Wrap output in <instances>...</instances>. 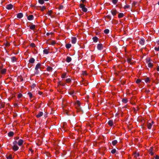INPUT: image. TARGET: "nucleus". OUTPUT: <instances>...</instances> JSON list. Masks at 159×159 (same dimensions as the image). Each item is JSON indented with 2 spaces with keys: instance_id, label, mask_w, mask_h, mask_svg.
<instances>
[{
  "instance_id": "obj_1",
  "label": "nucleus",
  "mask_w": 159,
  "mask_h": 159,
  "mask_svg": "<svg viewBox=\"0 0 159 159\" xmlns=\"http://www.w3.org/2000/svg\"><path fill=\"white\" fill-rule=\"evenodd\" d=\"M13 145L12 147L13 150L14 151H17L19 149V147L17 146V142L16 141H15L13 142Z\"/></svg>"
},
{
  "instance_id": "obj_2",
  "label": "nucleus",
  "mask_w": 159,
  "mask_h": 159,
  "mask_svg": "<svg viewBox=\"0 0 159 159\" xmlns=\"http://www.w3.org/2000/svg\"><path fill=\"white\" fill-rule=\"evenodd\" d=\"M41 66V64L40 63H38L36 66L35 68V70L36 71L35 72V74H38L39 73V71L38 70L40 68V67Z\"/></svg>"
},
{
  "instance_id": "obj_3",
  "label": "nucleus",
  "mask_w": 159,
  "mask_h": 159,
  "mask_svg": "<svg viewBox=\"0 0 159 159\" xmlns=\"http://www.w3.org/2000/svg\"><path fill=\"white\" fill-rule=\"evenodd\" d=\"M153 147H151L148 150V152L149 154L151 156L153 155L154 154V152H153Z\"/></svg>"
},
{
  "instance_id": "obj_4",
  "label": "nucleus",
  "mask_w": 159,
  "mask_h": 159,
  "mask_svg": "<svg viewBox=\"0 0 159 159\" xmlns=\"http://www.w3.org/2000/svg\"><path fill=\"white\" fill-rule=\"evenodd\" d=\"M24 143V141L22 139H20L17 142V144L19 146H21Z\"/></svg>"
},
{
  "instance_id": "obj_5",
  "label": "nucleus",
  "mask_w": 159,
  "mask_h": 159,
  "mask_svg": "<svg viewBox=\"0 0 159 159\" xmlns=\"http://www.w3.org/2000/svg\"><path fill=\"white\" fill-rule=\"evenodd\" d=\"M153 124V122L151 121V122H148V124L147 127L148 129H150L152 127V126Z\"/></svg>"
},
{
  "instance_id": "obj_6",
  "label": "nucleus",
  "mask_w": 159,
  "mask_h": 159,
  "mask_svg": "<svg viewBox=\"0 0 159 159\" xmlns=\"http://www.w3.org/2000/svg\"><path fill=\"white\" fill-rule=\"evenodd\" d=\"M76 40L77 39L76 37H71V42L73 44H75L76 42Z\"/></svg>"
},
{
  "instance_id": "obj_7",
  "label": "nucleus",
  "mask_w": 159,
  "mask_h": 159,
  "mask_svg": "<svg viewBox=\"0 0 159 159\" xmlns=\"http://www.w3.org/2000/svg\"><path fill=\"white\" fill-rule=\"evenodd\" d=\"M13 7V6L11 4H9L7 5L6 6V8L8 10H10Z\"/></svg>"
},
{
  "instance_id": "obj_8",
  "label": "nucleus",
  "mask_w": 159,
  "mask_h": 159,
  "mask_svg": "<svg viewBox=\"0 0 159 159\" xmlns=\"http://www.w3.org/2000/svg\"><path fill=\"white\" fill-rule=\"evenodd\" d=\"M111 12L112 13V14L113 16H115L117 13V11L115 9H113V10H111Z\"/></svg>"
},
{
  "instance_id": "obj_9",
  "label": "nucleus",
  "mask_w": 159,
  "mask_h": 159,
  "mask_svg": "<svg viewBox=\"0 0 159 159\" xmlns=\"http://www.w3.org/2000/svg\"><path fill=\"white\" fill-rule=\"evenodd\" d=\"M80 102L79 101H77L75 102V106L76 107H80Z\"/></svg>"
},
{
  "instance_id": "obj_10",
  "label": "nucleus",
  "mask_w": 159,
  "mask_h": 159,
  "mask_svg": "<svg viewBox=\"0 0 159 159\" xmlns=\"http://www.w3.org/2000/svg\"><path fill=\"white\" fill-rule=\"evenodd\" d=\"M114 124V123L113 120H109L108 122V125L110 126H111L113 125Z\"/></svg>"
},
{
  "instance_id": "obj_11",
  "label": "nucleus",
  "mask_w": 159,
  "mask_h": 159,
  "mask_svg": "<svg viewBox=\"0 0 159 159\" xmlns=\"http://www.w3.org/2000/svg\"><path fill=\"white\" fill-rule=\"evenodd\" d=\"M97 48L99 50H101L102 49V45L101 44H99L98 45Z\"/></svg>"
},
{
  "instance_id": "obj_12",
  "label": "nucleus",
  "mask_w": 159,
  "mask_h": 159,
  "mask_svg": "<svg viewBox=\"0 0 159 159\" xmlns=\"http://www.w3.org/2000/svg\"><path fill=\"white\" fill-rule=\"evenodd\" d=\"M43 113L42 112H39L36 115V116L37 118H39L42 116Z\"/></svg>"
},
{
  "instance_id": "obj_13",
  "label": "nucleus",
  "mask_w": 159,
  "mask_h": 159,
  "mask_svg": "<svg viewBox=\"0 0 159 159\" xmlns=\"http://www.w3.org/2000/svg\"><path fill=\"white\" fill-rule=\"evenodd\" d=\"M23 16V15L22 13H18L17 15V17L18 18H21Z\"/></svg>"
},
{
  "instance_id": "obj_14",
  "label": "nucleus",
  "mask_w": 159,
  "mask_h": 159,
  "mask_svg": "<svg viewBox=\"0 0 159 159\" xmlns=\"http://www.w3.org/2000/svg\"><path fill=\"white\" fill-rule=\"evenodd\" d=\"M144 80L145 82L146 83H149L150 82V79L148 77H146V78H145L144 79Z\"/></svg>"
},
{
  "instance_id": "obj_15",
  "label": "nucleus",
  "mask_w": 159,
  "mask_h": 159,
  "mask_svg": "<svg viewBox=\"0 0 159 159\" xmlns=\"http://www.w3.org/2000/svg\"><path fill=\"white\" fill-rule=\"evenodd\" d=\"M27 18L29 20H32L34 18V16L33 15H30L28 16Z\"/></svg>"
},
{
  "instance_id": "obj_16",
  "label": "nucleus",
  "mask_w": 159,
  "mask_h": 159,
  "mask_svg": "<svg viewBox=\"0 0 159 159\" xmlns=\"http://www.w3.org/2000/svg\"><path fill=\"white\" fill-rule=\"evenodd\" d=\"M56 43V42L55 41L53 40H52L50 41L49 42L48 44L50 45H54L55 43Z\"/></svg>"
},
{
  "instance_id": "obj_17",
  "label": "nucleus",
  "mask_w": 159,
  "mask_h": 159,
  "mask_svg": "<svg viewBox=\"0 0 159 159\" xmlns=\"http://www.w3.org/2000/svg\"><path fill=\"white\" fill-rule=\"evenodd\" d=\"M133 156L134 157H137L139 156V153L138 152H136L134 153L133 154Z\"/></svg>"
},
{
  "instance_id": "obj_18",
  "label": "nucleus",
  "mask_w": 159,
  "mask_h": 159,
  "mask_svg": "<svg viewBox=\"0 0 159 159\" xmlns=\"http://www.w3.org/2000/svg\"><path fill=\"white\" fill-rule=\"evenodd\" d=\"M35 61L34 59L33 58H31L29 60V62L31 63H34Z\"/></svg>"
},
{
  "instance_id": "obj_19",
  "label": "nucleus",
  "mask_w": 159,
  "mask_h": 159,
  "mask_svg": "<svg viewBox=\"0 0 159 159\" xmlns=\"http://www.w3.org/2000/svg\"><path fill=\"white\" fill-rule=\"evenodd\" d=\"M71 61V58L70 57H67L66 59V61L68 62H70Z\"/></svg>"
},
{
  "instance_id": "obj_20",
  "label": "nucleus",
  "mask_w": 159,
  "mask_h": 159,
  "mask_svg": "<svg viewBox=\"0 0 159 159\" xmlns=\"http://www.w3.org/2000/svg\"><path fill=\"white\" fill-rule=\"evenodd\" d=\"M144 43V40L143 39H141L139 41V43L141 45H143Z\"/></svg>"
},
{
  "instance_id": "obj_21",
  "label": "nucleus",
  "mask_w": 159,
  "mask_h": 159,
  "mask_svg": "<svg viewBox=\"0 0 159 159\" xmlns=\"http://www.w3.org/2000/svg\"><path fill=\"white\" fill-rule=\"evenodd\" d=\"M124 16V14L123 13H120L118 15V17L119 18H120L122 17H123Z\"/></svg>"
},
{
  "instance_id": "obj_22",
  "label": "nucleus",
  "mask_w": 159,
  "mask_h": 159,
  "mask_svg": "<svg viewBox=\"0 0 159 159\" xmlns=\"http://www.w3.org/2000/svg\"><path fill=\"white\" fill-rule=\"evenodd\" d=\"M117 143V141L116 140H113L112 142V144L114 146Z\"/></svg>"
},
{
  "instance_id": "obj_23",
  "label": "nucleus",
  "mask_w": 159,
  "mask_h": 159,
  "mask_svg": "<svg viewBox=\"0 0 159 159\" xmlns=\"http://www.w3.org/2000/svg\"><path fill=\"white\" fill-rule=\"evenodd\" d=\"M64 112L67 115H69L70 114L69 113V111L66 109H64Z\"/></svg>"
},
{
  "instance_id": "obj_24",
  "label": "nucleus",
  "mask_w": 159,
  "mask_h": 159,
  "mask_svg": "<svg viewBox=\"0 0 159 159\" xmlns=\"http://www.w3.org/2000/svg\"><path fill=\"white\" fill-rule=\"evenodd\" d=\"M152 64L151 62H149L148 63V66L149 67H152Z\"/></svg>"
},
{
  "instance_id": "obj_25",
  "label": "nucleus",
  "mask_w": 159,
  "mask_h": 159,
  "mask_svg": "<svg viewBox=\"0 0 159 159\" xmlns=\"http://www.w3.org/2000/svg\"><path fill=\"white\" fill-rule=\"evenodd\" d=\"M67 75L66 73H64L61 75V78H65Z\"/></svg>"
},
{
  "instance_id": "obj_26",
  "label": "nucleus",
  "mask_w": 159,
  "mask_h": 159,
  "mask_svg": "<svg viewBox=\"0 0 159 159\" xmlns=\"http://www.w3.org/2000/svg\"><path fill=\"white\" fill-rule=\"evenodd\" d=\"M35 25H31L30 26V29L31 30H34L35 29Z\"/></svg>"
},
{
  "instance_id": "obj_27",
  "label": "nucleus",
  "mask_w": 159,
  "mask_h": 159,
  "mask_svg": "<svg viewBox=\"0 0 159 159\" xmlns=\"http://www.w3.org/2000/svg\"><path fill=\"white\" fill-rule=\"evenodd\" d=\"M71 46L70 44H67L66 45V47L67 48H69L71 47Z\"/></svg>"
},
{
  "instance_id": "obj_28",
  "label": "nucleus",
  "mask_w": 159,
  "mask_h": 159,
  "mask_svg": "<svg viewBox=\"0 0 159 159\" xmlns=\"http://www.w3.org/2000/svg\"><path fill=\"white\" fill-rule=\"evenodd\" d=\"M43 52L44 54H48L49 53L48 50L46 49H44L43 50Z\"/></svg>"
},
{
  "instance_id": "obj_29",
  "label": "nucleus",
  "mask_w": 159,
  "mask_h": 159,
  "mask_svg": "<svg viewBox=\"0 0 159 159\" xmlns=\"http://www.w3.org/2000/svg\"><path fill=\"white\" fill-rule=\"evenodd\" d=\"M14 134V133L12 132H10L8 133V135L9 137L12 136Z\"/></svg>"
},
{
  "instance_id": "obj_30",
  "label": "nucleus",
  "mask_w": 159,
  "mask_h": 159,
  "mask_svg": "<svg viewBox=\"0 0 159 159\" xmlns=\"http://www.w3.org/2000/svg\"><path fill=\"white\" fill-rule=\"evenodd\" d=\"M11 60L12 62H14L16 61V58L14 57H12L11 58Z\"/></svg>"
},
{
  "instance_id": "obj_31",
  "label": "nucleus",
  "mask_w": 159,
  "mask_h": 159,
  "mask_svg": "<svg viewBox=\"0 0 159 159\" xmlns=\"http://www.w3.org/2000/svg\"><path fill=\"white\" fill-rule=\"evenodd\" d=\"M122 102L124 103H126L128 102L127 100L125 98L122 99Z\"/></svg>"
},
{
  "instance_id": "obj_32",
  "label": "nucleus",
  "mask_w": 159,
  "mask_h": 159,
  "mask_svg": "<svg viewBox=\"0 0 159 159\" xmlns=\"http://www.w3.org/2000/svg\"><path fill=\"white\" fill-rule=\"evenodd\" d=\"M39 2L41 4H43L44 3V1L43 0H39Z\"/></svg>"
},
{
  "instance_id": "obj_33",
  "label": "nucleus",
  "mask_w": 159,
  "mask_h": 159,
  "mask_svg": "<svg viewBox=\"0 0 159 159\" xmlns=\"http://www.w3.org/2000/svg\"><path fill=\"white\" fill-rule=\"evenodd\" d=\"M82 10L84 12H86L87 11V9L86 7H85L83 8L82 9Z\"/></svg>"
},
{
  "instance_id": "obj_34",
  "label": "nucleus",
  "mask_w": 159,
  "mask_h": 159,
  "mask_svg": "<svg viewBox=\"0 0 159 159\" xmlns=\"http://www.w3.org/2000/svg\"><path fill=\"white\" fill-rule=\"evenodd\" d=\"M118 0H112V2L114 4H116L118 2Z\"/></svg>"
},
{
  "instance_id": "obj_35",
  "label": "nucleus",
  "mask_w": 159,
  "mask_h": 159,
  "mask_svg": "<svg viewBox=\"0 0 159 159\" xmlns=\"http://www.w3.org/2000/svg\"><path fill=\"white\" fill-rule=\"evenodd\" d=\"M124 7L125 9H128L130 7V6L128 5H126Z\"/></svg>"
},
{
  "instance_id": "obj_36",
  "label": "nucleus",
  "mask_w": 159,
  "mask_h": 159,
  "mask_svg": "<svg viewBox=\"0 0 159 159\" xmlns=\"http://www.w3.org/2000/svg\"><path fill=\"white\" fill-rule=\"evenodd\" d=\"M109 30L108 29H107L104 30V32L105 34H107L109 33Z\"/></svg>"
},
{
  "instance_id": "obj_37",
  "label": "nucleus",
  "mask_w": 159,
  "mask_h": 159,
  "mask_svg": "<svg viewBox=\"0 0 159 159\" xmlns=\"http://www.w3.org/2000/svg\"><path fill=\"white\" fill-rule=\"evenodd\" d=\"M6 71V69H3L1 70V73L2 74H4Z\"/></svg>"
},
{
  "instance_id": "obj_38",
  "label": "nucleus",
  "mask_w": 159,
  "mask_h": 159,
  "mask_svg": "<svg viewBox=\"0 0 159 159\" xmlns=\"http://www.w3.org/2000/svg\"><path fill=\"white\" fill-rule=\"evenodd\" d=\"M116 150L115 149H114L111 151V152L112 153L114 154L116 152Z\"/></svg>"
},
{
  "instance_id": "obj_39",
  "label": "nucleus",
  "mask_w": 159,
  "mask_h": 159,
  "mask_svg": "<svg viewBox=\"0 0 159 159\" xmlns=\"http://www.w3.org/2000/svg\"><path fill=\"white\" fill-rule=\"evenodd\" d=\"M52 11H51V10L49 11H48V15L50 16V15H51V14H52Z\"/></svg>"
},
{
  "instance_id": "obj_40",
  "label": "nucleus",
  "mask_w": 159,
  "mask_h": 159,
  "mask_svg": "<svg viewBox=\"0 0 159 159\" xmlns=\"http://www.w3.org/2000/svg\"><path fill=\"white\" fill-rule=\"evenodd\" d=\"M141 81V80L139 79H137L136 81V83H137V84H139V83Z\"/></svg>"
},
{
  "instance_id": "obj_41",
  "label": "nucleus",
  "mask_w": 159,
  "mask_h": 159,
  "mask_svg": "<svg viewBox=\"0 0 159 159\" xmlns=\"http://www.w3.org/2000/svg\"><path fill=\"white\" fill-rule=\"evenodd\" d=\"M66 81L67 83H69L71 82V80L70 78H68L66 80Z\"/></svg>"
},
{
  "instance_id": "obj_42",
  "label": "nucleus",
  "mask_w": 159,
  "mask_h": 159,
  "mask_svg": "<svg viewBox=\"0 0 159 159\" xmlns=\"http://www.w3.org/2000/svg\"><path fill=\"white\" fill-rule=\"evenodd\" d=\"M154 49L157 51H159V46L158 47H155Z\"/></svg>"
},
{
  "instance_id": "obj_43",
  "label": "nucleus",
  "mask_w": 159,
  "mask_h": 159,
  "mask_svg": "<svg viewBox=\"0 0 159 159\" xmlns=\"http://www.w3.org/2000/svg\"><path fill=\"white\" fill-rule=\"evenodd\" d=\"M22 94L21 93H19L18 95V98H21L22 96Z\"/></svg>"
},
{
  "instance_id": "obj_44",
  "label": "nucleus",
  "mask_w": 159,
  "mask_h": 159,
  "mask_svg": "<svg viewBox=\"0 0 159 159\" xmlns=\"http://www.w3.org/2000/svg\"><path fill=\"white\" fill-rule=\"evenodd\" d=\"M84 7H85V6L83 4H80V7L82 8H82H84Z\"/></svg>"
},
{
  "instance_id": "obj_45",
  "label": "nucleus",
  "mask_w": 159,
  "mask_h": 159,
  "mask_svg": "<svg viewBox=\"0 0 159 159\" xmlns=\"http://www.w3.org/2000/svg\"><path fill=\"white\" fill-rule=\"evenodd\" d=\"M84 7H85V6L83 4H80V7L82 8H82H84Z\"/></svg>"
},
{
  "instance_id": "obj_46",
  "label": "nucleus",
  "mask_w": 159,
  "mask_h": 159,
  "mask_svg": "<svg viewBox=\"0 0 159 159\" xmlns=\"http://www.w3.org/2000/svg\"><path fill=\"white\" fill-rule=\"evenodd\" d=\"M82 74L83 75H87V72L86 71H83L82 72Z\"/></svg>"
},
{
  "instance_id": "obj_47",
  "label": "nucleus",
  "mask_w": 159,
  "mask_h": 159,
  "mask_svg": "<svg viewBox=\"0 0 159 159\" xmlns=\"http://www.w3.org/2000/svg\"><path fill=\"white\" fill-rule=\"evenodd\" d=\"M28 94L30 98H31L32 97V94L31 93H28Z\"/></svg>"
},
{
  "instance_id": "obj_48",
  "label": "nucleus",
  "mask_w": 159,
  "mask_h": 159,
  "mask_svg": "<svg viewBox=\"0 0 159 159\" xmlns=\"http://www.w3.org/2000/svg\"><path fill=\"white\" fill-rule=\"evenodd\" d=\"M97 38L96 37H93V41L95 42H97Z\"/></svg>"
},
{
  "instance_id": "obj_49",
  "label": "nucleus",
  "mask_w": 159,
  "mask_h": 159,
  "mask_svg": "<svg viewBox=\"0 0 159 159\" xmlns=\"http://www.w3.org/2000/svg\"><path fill=\"white\" fill-rule=\"evenodd\" d=\"M7 159H12V156L11 155H10L7 157Z\"/></svg>"
},
{
  "instance_id": "obj_50",
  "label": "nucleus",
  "mask_w": 159,
  "mask_h": 159,
  "mask_svg": "<svg viewBox=\"0 0 159 159\" xmlns=\"http://www.w3.org/2000/svg\"><path fill=\"white\" fill-rule=\"evenodd\" d=\"M46 8L45 7V6H43L41 8V10L42 11H43Z\"/></svg>"
},
{
  "instance_id": "obj_51",
  "label": "nucleus",
  "mask_w": 159,
  "mask_h": 159,
  "mask_svg": "<svg viewBox=\"0 0 159 159\" xmlns=\"http://www.w3.org/2000/svg\"><path fill=\"white\" fill-rule=\"evenodd\" d=\"M4 107V104L3 103H2L1 105H0V108H3Z\"/></svg>"
},
{
  "instance_id": "obj_52",
  "label": "nucleus",
  "mask_w": 159,
  "mask_h": 159,
  "mask_svg": "<svg viewBox=\"0 0 159 159\" xmlns=\"http://www.w3.org/2000/svg\"><path fill=\"white\" fill-rule=\"evenodd\" d=\"M70 94L72 96H74V92H70Z\"/></svg>"
},
{
  "instance_id": "obj_53",
  "label": "nucleus",
  "mask_w": 159,
  "mask_h": 159,
  "mask_svg": "<svg viewBox=\"0 0 159 159\" xmlns=\"http://www.w3.org/2000/svg\"><path fill=\"white\" fill-rule=\"evenodd\" d=\"M51 69H52L51 67H49L48 68V70H51Z\"/></svg>"
},
{
  "instance_id": "obj_54",
  "label": "nucleus",
  "mask_w": 159,
  "mask_h": 159,
  "mask_svg": "<svg viewBox=\"0 0 159 159\" xmlns=\"http://www.w3.org/2000/svg\"><path fill=\"white\" fill-rule=\"evenodd\" d=\"M155 159H159V157L158 156H156L155 157Z\"/></svg>"
},
{
  "instance_id": "obj_55",
  "label": "nucleus",
  "mask_w": 159,
  "mask_h": 159,
  "mask_svg": "<svg viewBox=\"0 0 159 159\" xmlns=\"http://www.w3.org/2000/svg\"><path fill=\"white\" fill-rule=\"evenodd\" d=\"M157 71H159V66H158L157 68Z\"/></svg>"
},
{
  "instance_id": "obj_56",
  "label": "nucleus",
  "mask_w": 159,
  "mask_h": 159,
  "mask_svg": "<svg viewBox=\"0 0 159 159\" xmlns=\"http://www.w3.org/2000/svg\"><path fill=\"white\" fill-rule=\"evenodd\" d=\"M31 46H32V47H34V46H35V45L34 44V43H32L31 44Z\"/></svg>"
},
{
  "instance_id": "obj_57",
  "label": "nucleus",
  "mask_w": 159,
  "mask_h": 159,
  "mask_svg": "<svg viewBox=\"0 0 159 159\" xmlns=\"http://www.w3.org/2000/svg\"><path fill=\"white\" fill-rule=\"evenodd\" d=\"M86 0H81V1L83 2H84Z\"/></svg>"
},
{
  "instance_id": "obj_58",
  "label": "nucleus",
  "mask_w": 159,
  "mask_h": 159,
  "mask_svg": "<svg viewBox=\"0 0 159 159\" xmlns=\"http://www.w3.org/2000/svg\"><path fill=\"white\" fill-rule=\"evenodd\" d=\"M49 33H47V35H49Z\"/></svg>"
},
{
  "instance_id": "obj_59",
  "label": "nucleus",
  "mask_w": 159,
  "mask_h": 159,
  "mask_svg": "<svg viewBox=\"0 0 159 159\" xmlns=\"http://www.w3.org/2000/svg\"><path fill=\"white\" fill-rule=\"evenodd\" d=\"M44 0L45 1H48L49 0Z\"/></svg>"
},
{
  "instance_id": "obj_60",
  "label": "nucleus",
  "mask_w": 159,
  "mask_h": 159,
  "mask_svg": "<svg viewBox=\"0 0 159 159\" xmlns=\"http://www.w3.org/2000/svg\"><path fill=\"white\" fill-rule=\"evenodd\" d=\"M159 5V1L157 3Z\"/></svg>"
},
{
  "instance_id": "obj_61",
  "label": "nucleus",
  "mask_w": 159,
  "mask_h": 159,
  "mask_svg": "<svg viewBox=\"0 0 159 159\" xmlns=\"http://www.w3.org/2000/svg\"><path fill=\"white\" fill-rule=\"evenodd\" d=\"M41 93H41V92H40V93H39V94H40V95L41 94Z\"/></svg>"
}]
</instances>
